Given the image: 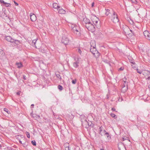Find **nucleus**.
<instances>
[{
	"label": "nucleus",
	"mask_w": 150,
	"mask_h": 150,
	"mask_svg": "<svg viewBox=\"0 0 150 150\" xmlns=\"http://www.w3.org/2000/svg\"><path fill=\"white\" fill-rule=\"evenodd\" d=\"M111 11L112 14L111 16V20L115 23L118 22L119 19L118 18L117 14L112 9H111Z\"/></svg>",
	"instance_id": "obj_1"
},
{
	"label": "nucleus",
	"mask_w": 150,
	"mask_h": 150,
	"mask_svg": "<svg viewBox=\"0 0 150 150\" xmlns=\"http://www.w3.org/2000/svg\"><path fill=\"white\" fill-rule=\"evenodd\" d=\"M120 26L121 28H122L125 34H129V31L132 32V30L129 29L128 27L125 25H120Z\"/></svg>",
	"instance_id": "obj_2"
},
{
	"label": "nucleus",
	"mask_w": 150,
	"mask_h": 150,
	"mask_svg": "<svg viewBox=\"0 0 150 150\" xmlns=\"http://www.w3.org/2000/svg\"><path fill=\"white\" fill-rule=\"evenodd\" d=\"M90 51L96 57H98L100 55V53L96 50L95 47L93 46L91 48Z\"/></svg>",
	"instance_id": "obj_3"
},
{
	"label": "nucleus",
	"mask_w": 150,
	"mask_h": 150,
	"mask_svg": "<svg viewBox=\"0 0 150 150\" xmlns=\"http://www.w3.org/2000/svg\"><path fill=\"white\" fill-rule=\"evenodd\" d=\"M72 30L74 33L76 34L78 36H80V29L77 26H75L72 28Z\"/></svg>",
	"instance_id": "obj_4"
},
{
	"label": "nucleus",
	"mask_w": 150,
	"mask_h": 150,
	"mask_svg": "<svg viewBox=\"0 0 150 150\" xmlns=\"http://www.w3.org/2000/svg\"><path fill=\"white\" fill-rule=\"evenodd\" d=\"M143 74L145 76L146 80H150V71L144 70L143 72Z\"/></svg>",
	"instance_id": "obj_5"
},
{
	"label": "nucleus",
	"mask_w": 150,
	"mask_h": 150,
	"mask_svg": "<svg viewBox=\"0 0 150 150\" xmlns=\"http://www.w3.org/2000/svg\"><path fill=\"white\" fill-rule=\"evenodd\" d=\"M69 42V39L66 36L64 35L62 36V43L66 45L68 44Z\"/></svg>",
	"instance_id": "obj_6"
},
{
	"label": "nucleus",
	"mask_w": 150,
	"mask_h": 150,
	"mask_svg": "<svg viewBox=\"0 0 150 150\" xmlns=\"http://www.w3.org/2000/svg\"><path fill=\"white\" fill-rule=\"evenodd\" d=\"M30 19L32 21H35L36 20V17L35 15L33 13H31L30 14Z\"/></svg>",
	"instance_id": "obj_7"
},
{
	"label": "nucleus",
	"mask_w": 150,
	"mask_h": 150,
	"mask_svg": "<svg viewBox=\"0 0 150 150\" xmlns=\"http://www.w3.org/2000/svg\"><path fill=\"white\" fill-rule=\"evenodd\" d=\"M0 2L3 6H5L6 7H9L11 6V4L10 3H7L4 2L3 0H0Z\"/></svg>",
	"instance_id": "obj_8"
},
{
	"label": "nucleus",
	"mask_w": 150,
	"mask_h": 150,
	"mask_svg": "<svg viewBox=\"0 0 150 150\" xmlns=\"http://www.w3.org/2000/svg\"><path fill=\"white\" fill-rule=\"evenodd\" d=\"M5 39L8 41L13 43V39L10 36H6Z\"/></svg>",
	"instance_id": "obj_9"
},
{
	"label": "nucleus",
	"mask_w": 150,
	"mask_h": 150,
	"mask_svg": "<svg viewBox=\"0 0 150 150\" xmlns=\"http://www.w3.org/2000/svg\"><path fill=\"white\" fill-rule=\"evenodd\" d=\"M88 30L89 31H94L95 30V27L93 23L90 25V27H88Z\"/></svg>",
	"instance_id": "obj_10"
},
{
	"label": "nucleus",
	"mask_w": 150,
	"mask_h": 150,
	"mask_svg": "<svg viewBox=\"0 0 150 150\" xmlns=\"http://www.w3.org/2000/svg\"><path fill=\"white\" fill-rule=\"evenodd\" d=\"M16 64L17 66V68L19 69L21 68L23 66L22 63L20 62H16Z\"/></svg>",
	"instance_id": "obj_11"
},
{
	"label": "nucleus",
	"mask_w": 150,
	"mask_h": 150,
	"mask_svg": "<svg viewBox=\"0 0 150 150\" xmlns=\"http://www.w3.org/2000/svg\"><path fill=\"white\" fill-rule=\"evenodd\" d=\"M80 118L81 119V124H83V122L84 120H86V117L84 115H80Z\"/></svg>",
	"instance_id": "obj_12"
},
{
	"label": "nucleus",
	"mask_w": 150,
	"mask_h": 150,
	"mask_svg": "<svg viewBox=\"0 0 150 150\" xmlns=\"http://www.w3.org/2000/svg\"><path fill=\"white\" fill-rule=\"evenodd\" d=\"M83 21L84 23L86 24H88L90 23L91 22L89 19L85 18L83 19Z\"/></svg>",
	"instance_id": "obj_13"
},
{
	"label": "nucleus",
	"mask_w": 150,
	"mask_h": 150,
	"mask_svg": "<svg viewBox=\"0 0 150 150\" xmlns=\"http://www.w3.org/2000/svg\"><path fill=\"white\" fill-rule=\"evenodd\" d=\"M102 127H100L99 129V133L101 135H104L105 133H103V130L102 129Z\"/></svg>",
	"instance_id": "obj_14"
},
{
	"label": "nucleus",
	"mask_w": 150,
	"mask_h": 150,
	"mask_svg": "<svg viewBox=\"0 0 150 150\" xmlns=\"http://www.w3.org/2000/svg\"><path fill=\"white\" fill-rule=\"evenodd\" d=\"M111 9H105L106 11L105 13V14L106 16H108L109 13H112H112L111 11Z\"/></svg>",
	"instance_id": "obj_15"
},
{
	"label": "nucleus",
	"mask_w": 150,
	"mask_h": 150,
	"mask_svg": "<svg viewBox=\"0 0 150 150\" xmlns=\"http://www.w3.org/2000/svg\"><path fill=\"white\" fill-rule=\"evenodd\" d=\"M4 51L1 49H0V59H3V56L4 55Z\"/></svg>",
	"instance_id": "obj_16"
},
{
	"label": "nucleus",
	"mask_w": 150,
	"mask_h": 150,
	"mask_svg": "<svg viewBox=\"0 0 150 150\" xmlns=\"http://www.w3.org/2000/svg\"><path fill=\"white\" fill-rule=\"evenodd\" d=\"M79 62L78 61H76L75 62L73 63V66L76 68L79 66Z\"/></svg>",
	"instance_id": "obj_17"
},
{
	"label": "nucleus",
	"mask_w": 150,
	"mask_h": 150,
	"mask_svg": "<svg viewBox=\"0 0 150 150\" xmlns=\"http://www.w3.org/2000/svg\"><path fill=\"white\" fill-rule=\"evenodd\" d=\"M59 13L62 14H64L66 13V11L62 8L60 9V8L59 10L58 11Z\"/></svg>",
	"instance_id": "obj_18"
},
{
	"label": "nucleus",
	"mask_w": 150,
	"mask_h": 150,
	"mask_svg": "<svg viewBox=\"0 0 150 150\" xmlns=\"http://www.w3.org/2000/svg\"><path fill=\"white\" fill-rule=\"evenodd\" d=\"M53 6L54 8H57L58 9L59 8H60L59 6L58 5V4L56 3H54L53 4Z\"/></svg>",
	"instance_id": "obj_19"
},
{
	"label": "nucleus",
	"mask_w": 150,
	"mask_h": 150,
	"mask_svg": "<svg viewBox=\"0 0 150 150\" xmlns=\"http://www.w3.org/2000/svg\"><path fill=\"white\" fill-rule=\"evenodd\" d=\"M122 90L123 92H126L128 90V87H122Z\"/></svg>",
	"instance_id": "obj_20"
},
{
	"label": "nucleus",
	"mask_w": 150,
	"mask_h": 150,
	"mask_svg": "<svg viewBox=\"0 0 150 150\" xmlns=\"http://www.w3.org/2000/svg\"><path fill=\"white\" fill-rule=\"evenodd\" d=\"M104 135H106V136L107 137L108 139H111V137L108 132H106L105 133Z\"/></svg>",
	"instance_id": "obj_21"
},
{
	"label": "nucleus",
	"mask_w": 150,
	"mask_h": 150,
	"mask_svg": "<svg viewBox=\"0 0 150 150\" xmlns=\"http://www.w3.org/2000/svg\"><path fill=\"white\" fill-rule=\"evenodd\" d=\"M83 124H82V125L83 126H84V125H87V124L89 125V123L88 122L86 121V119L85 120H84L83 122Z\"/></svg>",
	"instance_id": "obj_22"
},
{
	"label": "nucleus",
	"mask_w": 150,
	"mask_h": 150,
	"mask_svg": "<svg viewBox=\"0 0 150 150\" xmlns=\"http://www.w3.org/2000/svg\"><path fill=\"white\" fill-rule=\"evenodd\" d=\"M144 34L145 37H146V36H147L148 34H150V33H149L148 31L146 30L144 32Z\"/></svg>",
	"instance_id": "obj_23"
},
{
	"label": "nucleus",
	"mask_w": 150,
	"mask_h": 150,
	"mask_svg": "<svg viewBox=\"0 0 150 150\" xmlns=\"http://www.w3.org/2000/svg\"><path fill=\"white\" fill-rule=\"evenodd\" d=\"M13 43L16 45H18L20 43V41L18 40H15L13 39Z\"/></svg>",
	"instance_id": "obj_24"
},
{
	"label": "nucleus",
	"mask_w": 150,
	"mask_h": 150,
	"mask_svg": "<svg viewBox=\"0 0 150 150\" xmlns=\"http://www.w3.org/2000/svg\"><path fill=\"white\" fill-rule=\"evenodd\" d=\"M30 115H31L33 116V117H35L36 116V115L37 116L36 118H40V117L39 115H36L35 114H33V112L30 113Z\"/></svg>",
	"instance_id": "obj_25"
},
{
	"label": "nucleus",
	"mask_w": 150,
	"mask_h": 150,
	"mask_svg": "<svg viewBox=\"0 0 150 150\" xmlns=\"http://www.w3.org/2000/svg\"><path fill=\"white\" fill-rule=\"evenodd\" d=\"M110 115L112 117L114 118H117V116H116L115 114L113 113H111Z\"/></svg>",
	"instance_id": "obj_26"
},
{
	"label": "nucleus",
	"mask_w": 150,
	"mask_h": 150,
	"mask_svg": "<svg viewBox=\"0 0 150 150\" xmlns=\"http://www.w3.org/2000/svg\"><path fill=\"white\" fill-rule=\"evenodd\" d=\"M58 89L60 91H61L63 89V88L62 86L60 85H59L58 86Z\"/></svg>",
	"instance_id": "obj_27"
},
{
	"label": "nucleus",
	"mask_w": 150,
	"mask_h": 150,
	"mask_svg": "<svg viewBox=\"0 0 150 150\" xmlns=\"http://www.w3.org/2000/svg\"><path fill=\"white\" fill-rule=\"evenodd\" d=\"M56 75L57 77L60 80L62 79L61 77L59 74H56Z\"/></svg>",
	"instance_id": "obj_28"
},
{
	"label": "nucleus",
	"mask_w": 150,
	"mask_h": 150,
	"mask_svg": "<svg viewBox=\"0 0 150 150\" xmlns=\"http://www.w3.org/2000/svg\"><path fill=\"white\" fill-rule=\"evenodd\" d=\"M92 23L91 22H90L89 23L86 24L85 26L86 28L88 29V27L89 26V27L90 26V25L92 24Z\"/></svg>",
	"instance_id": "obj_29"
},
{
	"label": "nucleus",
	"mask_w": 150,
	"mask_h": 150,
	"mask_svg": "<svg viewBox=\"0 0 150 150\" xmlns=\"http://www.w3.org/2000/svg\"><path fill=\"white\" fill-rule=\"evenodd\" d=\"M31 143L33 146L36 145V143L35 140L32 141H31Z\"/></svg>",
	"instance_id": "obj_30"
},
{
	"label": "nucleus",
	"mask_w": 150,
	"mask_h": 150,
	"mask_svg": "<svg viewBox=\"0 0 150 150\" xmlns=\"http://www.w3.org/2000/svg\"><path fill=\"white\" fill-rule=\"evenodd\" d=\"M26 134L27 137L28 138H29L30 137V136L29 133L28 132H26Z\"/></svg>",
	"instance_id": "obj_31"
},
{
	"label": "nucleus",
	"mask_w": 150,
	"mask_h": 150,
	"mask_svg": "<svg viewBox=\"0 0 150 150\" xmlns=\"http://www.w3.org/2000/svg\"><path fill=\"white\" fill-rule=\"evenodd\" d=\"M145 38L149 40H150V34H148L147 36H146Z\"/></svg>",
	"instance_id": "obj_32"
},
{
	"label": "nucleus",
	"mask_w": 150,
	"mask_h": 150,
	"mask_svg": "<svg viewBox=\"0 0 150 150\" xmlns=\"http://www.w3.org/2000/svg\"><path fill=\"white\" fill-rule=\"evenodd\" d=\"M36 40H34L32 41L33 43V45H35V44L36 43Z\"/></svg>",
	"instance_id": "obj_33"
},
{
	"label": "nucleus",
	"mask_w": 150,
	"mask_h": 150,
	"mask_svg": "<svg viewBox=\"0 0 150 150\" xmlns=\"http://www.w3.org/2000/svg\"><path fill=\"white\" fill-rule=\"evenodd\" d=\"M76 79L74 80H73L72 81V83L73 84H75L76 83Z\"/></svg>",
	"instance_id": "obj_34"
},
{
	"label": "nucleus",
	"mask_w": 150,
	"mask_h": 150,
	"mask_svg": "<svg viewBox=\"0 0 150 150\" xmlns=\"http://www.w3.org/2000/svg\"><path fill=\"white\" fill-rule=\"evenodd\" d=\"M78 51L80 53V54H81L82 51H81V50L79 48V49H78Z\"/></svg>",
	"instance_id": "obj_35"
},
{
	"label": "nucleus",
	"mask_w": 150,
	"mask_h": 150,
	"mask_svg": "<svg viewBox=\"0 0 150 150\" xmlns=\"http://www.w3.org/2000/svg\"><path fill=\"white\" fill-rule=\"evenodd\" d=\"M123 82L128 81H127V78L125 77L123 79Z\"/></svg>",
	"instance_id": "obj_36"
},
{
	"label": "nucleus",
	"mask_w": 150,
	"mask_h": 150,
	"mask_svg": "<svg viewBox=\"0 0 150 150\" xmlns=\"http://www.w3.org/2000/svg\"><path fill=\"white\" fill-rule=\"evenodd\" d=\"M123 84H124L125 85V86L128 85V81H125L123 82Z\"/></svg>",
	"instance_id": "obj_37"
},
{
	"label": "nucleus",
	"mask_w": 150,
	"mask_h": 150,
	"mask_svg": "<svg viewBox=\"0 0 150 150\" xmlns=\"http://www.w3.org/2000/svg\"><path fill=\"white\" fill-rule=\"evenodd\" d=\"M137 73H138L139 74H141L142 73V71H141V70L137 69Z\"/></svg>",
	"instance_id": "obj_38"
},
{
	"label": "nucleus",
	"mask_w": 150,
	"mask_h": 150,
	"mask_svg": "<svg viewBox=\"0 0 150 150\" xmlns=\"http://www.w3.org/2000/svg\"><path fill=\"white\" fill-rule=\"evenodd\" d=\"M65 150H70V149L69 146H68L65 147Z\"/></svg>",
	"instance_id": "obj_39"
},
{
	"label": "nucleus",
	"mask_w": 150,
	"mask_h": 150,
	"mask_svg": "<svg viewBox=\"0 0 150 150\" xmlns=\"http://www.w3.org/2000/svg\"><path fill=\"white\" fill-rule=\"evenodd\" d=\"M40 52H42V53H45V50H44V49L42 50V49H41V50H40Z\"/></svg>",
	"instance_id": "obj_40"
},
{
	"label": "nucleus",
	"mask_w": 150,
	"mask_h": 150,
	"mask_svg": "<svg viewBox=\"0 0 150 150\" xmlns=\"http://www.w3.org/2000/svg\"><path fill=\"white\" fill-rule=\"evenodd\" d=\"M124 69V67H121L118 69L119 71H122Z\"/></svg>",
	"instance_id": "obj_41"
},
{
	"label": "nucleus",
	"mask_w": 150,
	"mask_h": 150,
	"mask_svg": "<svg viewBox=\"0 0 150 150\" xmlns=\"http://www.w3.org/2000/svg\"><path fill=\"white\" fill-rule=\"evenodd\" d=\"M130 62L132 64H135V62L133 60H131V61H130Z\"/></svg>",
	"instance_id": "obj_42"
},
{
	"label": "nucleus",
	"mask_w": 150,
	"mask_h": 150,
	"mask_svg": "<svg viewBox=\"0 0 150 150\" xmlns=\"http://www.w3.org/2000/svg\"><path fill=\"white\" fill-rule=\"evenodd\" d=\"M131 1H132V2L133 3H135V4H136L137 2V1H136V0H131Z\"/></svg>",
	"instance_id": "obj_43"
},
{
	"label": "nucleus",
	"mask_w": 150,
	"mask_h": 150,
	"mask_svg": "<svg viewBox=\"0 0 150 150\" xmlns=\"http://www.w3.org/2000/svg\"><path fill=\"white\" fill-rule=\"evenodd\" d=\"M23 78L24 80H26L27 79L26 76L24 75L23 76Z\"/></svg>",
	"instance_id": "obj_44"
},
{
	"label": "nucleus",
	"mask_w": 150,
	"mask_h": 150,
	"mask_svg": "<svg viewBox=\"0 0 150 150\" xmlns=\"http://www.w3.org/2000/svg\"><path fill=\"white\" fill-rule=\"evenodd\" d=\"M122 87H128V85H127V86H125V85L124 84H123V85H122Z\"/></svg>",
	"instance_id": "obj_45"
},
{
	"label": "nucleus",
	"mask_w": 150,
	"mask_h": 150,
	"mask_svg": "<svg viewBox=\"0 0 150 150\" xmlns=\"http://www.w3.org/2000/svg\"><path fill=\"white\" fill-rule=\"evenodd\" d=\"M111 110L113 111H115L116 112H117V111H115V109L114 107L112 108Z\"/></svg>",
	"instance_id": "obj_46"
},
{
	"label": "nucleus",
	"mask_w": 150,
	"mask_h": 150,
	"mask_svg": "<svg viewBox=\"0 0 150 150\" xmlns=\"http://www.w3.org/2000/svg\"><path fill=\"white\" fill-rule=\"evenodd\" d=\"M4 111L6 112L7 113H8V109L6 108H4Z\"/></svg>",
	"instance_id": "obj_47"
},
{
	"label": "nucleus",
	"mask_w": 150,
	"mask_h": 150,
	"mask_svg": "<svg viewBox=\"0 0 150 150\" xmlns=\"http://www.w3.org/2000/svg\"><path fill=\"white\" fill-rule=\"evenodd\" d=\"M98 22V21H95L93 22V24H95L96 23H97Z\"/></svg>",
	"instance_id": "obj_48"
},
{
	"label": "nucleus",
	"mask_w": 150,
	"mask_h": 150,
	"mask_svg": "<svg viewBox=\"0 0 150 150\" xmlns=\"http://www.w3.org/2000/svg\"><path fill=\"white\" fill-rule=\"evenodd\" d=\"M90 126V127H93L94 126V125L93 124L91 123Z\"/></svg>",
	"instance_id": "obj_49"
},
{
	"label": "nucleus",
	"mask_w": 150,
	"mask_h": 150,
	"mask_svg": "<svg viewBox=\"0 0 150 150\" xmlns=\"http://www.w3.org/2000/svg\"><path fill=\"white\" fill-rule=\"evenodd\" d=\"M14 4H15V5L16 6H18V3H17L15 1H14Z\"/></svg>",
	"instance_id": "obj_50"
},
{
	"label": "nucleus",
	"mask_w": 150,
	"mask_h": 150,
	"mask_svg": "<svg viewBox=\"0 0 150 150\" xmlns=\"http://www.w3.org/2000/svg\"><path fill=\"white\" fill-rule=\"evenodd\" d=\"M19 143L21 144H25L24 143H22V142L20 140H19Z\"/></svg>",
	"instance_id": "obj_51"
},
{
	"label": "nucleus",
	"mask_w": 150,
	"mask_h": 150,
	"mask_svg": "<svg viewBox=\"0 0 150 150\" xmlns=\"http://www.w3.org/2000/svg\"><path fill=\"white\" fill-rule=\"evenodd\" d=\"M20 94V92H18L16 93V94L18 95H19Z\"/></svg>",
	"instance_id": "obj_52"
},
{
	"label": "nucleus",
	"mask_w": 150,
	"mask_h": 150,
	"mask_svg": "<svg viewBox=\"0 0 150 150\" xmlns=\"http://www.w3.org/2000/svg\"><path fill=\"white\" fill-rule=\"evenodd\" d=\"M94 2H93L92 4V5H91V7H93L94 6Z\"/></svg>",
	"instance_id": "obj_53"
},
{
	"label": "nucleus",
	"mask_w": 150,
	"mask_h": 150,
	"mask_svg": "<svg viewBox=\"0 0 150 150\" xmlns=\"http://www.w3.org/2000/svg\"><path fill=\"white\" fill-rule=\"evenodd\" d=\"M103 133H105V132H106V131L105 130H103Z\"/></svg>",
	"instance_id": "obj_54"
},
{
	"label": "nucleus",
	"mask_w": 150,
	"mask_h": 150,
	"mask_svg": "<svg viewBox=\"0 0 150 150\" xmlns=\"http://www.w3.org/2000/svg\"><path fill=\"white\" fill-rule=\"evenodd\" d=\"M34 105L33 104H32L31 105V107H33V106H34Z\"/></svg>",
	"instance_id": "obj_55"
},
{
	"label": "nucleus",
	"mask_w": 150,
	"mask_h": 150,
	"mask_svg": "<svg viewBox=\"0 0 150 150\" xmlns=\"http://www.w3.org/2000/svg\"><path fill=\"white\" fill-rule=\"evenodd\" d=\"M122 140H123V141H124L125 140V139L124 137L122 138Z\"/></svg>",
	"instance_id": "obj_56"
},
{
	"label": "nucleus",
	"mask_w": 150,
	"mask_h": 150,
	"mask_svg": "<svg viewBox=\"0 0 150 150\" xmlns=\"http://www.w3.org/2000/svg\"><path fill=\"white\" fill-rule=\"evenodd\" d=\"M4 13V15H5V16H6V17H7V15H6V14H5V13Z\"/></svg>",
	"instance_id": "obj_57"
},
{
	"label": "nucleus",
	"mask_w": 150,
	"mask_h": 150,
	"mask_svg": "<svg viewBox=\"0 0 150 150\" xmlns=\"http://www.w3.org/2000/svg\"><path fill=\"white\" fill-rule=\"evenodd\" d=\"M100 150H104V149H101Z\"/></svg>",
	"instance_id": "obj_58"
},
{
	"label": "nucleus",
	"mask_w": 150,
	"mask_h": 150,
	"mask_svg": "<svg viewBox=\"0 0 150 150\" xmlns=\"http://www.w3.org/2000/svg\"><path fill=\"white\" fill-rule=\"evenodd\" d=\"M1 147V144H0V148Z\"/></svg>",
	"instance_id": "obj_59"
},
{
	"label": "nucleus",
	"mask_w": 150,
	"mask_h": 150,
	"mask_svg": "<svg viewBox=\"0 0 150 150\" xmlns=\"http://www.w3.org/2000/svg\"><path fill=\"white\" fill-rule=\"evenodd\" d=\"M11 150H14L13 148L11 149Z\"/></svg>",
	"instance_id": "obj_60"
}]
</instances>
